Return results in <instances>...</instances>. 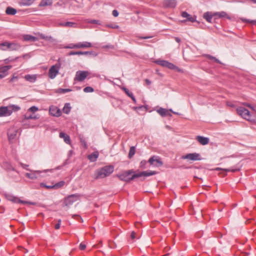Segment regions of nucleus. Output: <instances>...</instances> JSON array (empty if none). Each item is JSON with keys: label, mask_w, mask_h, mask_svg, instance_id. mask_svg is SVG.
I'll return each instance as SVG.
<instances>
[{"label": "nucleus", "mask_w": 256, "mask_h": 256, "mask_svg": "<svg viewBox=\"0 0 256 256\" xmlns=\"http://www.w3.org/2000/svg\"><path fill=\"white\" fill-rule=\"evenodd\" d=\"M24 38L26 41H31V42H35L37 38L35 36H32L29 34H26L24 36Z\"/></svg>", "instance_id": "obj_29"}, {"label": "nucleus", "mask_w": 256, "mask_h": 256, "mask_svg": "<svg viewBox=\"0 0 256 256\" xmlns=\"http://www.w3.org/2000/svg\"><path fill=\"white\" fill-rule=\"evenodd\" d=\"M6 13L8 15L13 16L16 13V10L13 8L8 6L6 10Z\"/></svg>", "instance_id": "obj_24"}, {"label": "nucleus", "mask_w": 256, "mask_h": 256, "mask_svg": "<svg viewBox=\"0 0 256 256\" xmlns=\"http://www.w3.org/2000/svg\"><path fill=\"white\" fill-rule=\"evenodd\" d=\"M122 90L125 92V93L129 96L132 97L133 96V94L132 92H130V90L126 88H122Z\"/></svg>", "instance_id": "obj_41"}, {"label": "nucleus", "mask_w": 256, "mask_h": 256, "mask_svg": "<svg viewBox=\"0 0 256 256\" xmlns=\"http://www.w3.org/2000/svg\"><path fill=\"white\" fill-rule=\"evenodd\" d=\"M242 104L245 106H247V107L250 108L252 110H254V111L255 110L254 106H252L250 104H248V103H243Z\"/></svg>", "instance_id": "obj_50"}, {"label": "nucleus", "mask_w": 256, "mask_h": 256, "mask_svg": "<svg viewBox=\"0 0 256 256\" xmlns=\"http://www.w3.org/2000/svg\"><path fill=\"white\" fill-rule=\"evenodd\" d=\"M158 112L162 116H171V114L168 112L164 108H160L157 110Z\"/></svg>", "instance_id": "obj_25"}, {"label": "nucleus", "mask_w": 256, "mask_h": 256, "mask_svg": "<svg viewBox=\"0 0 256 256\" xmlns=\"http://www.w3.org/2000/svg\"><path fill=\"white\" fill-rule=\"evenodd\" d=\"M99 156L98 151H95L88 156V160L92 162H94L96 160Z\"/></svg>", "instance_id": "obj_18"}, {"label": "nucleus", "mask_w": 256, "mask_h": 256, "mask_svg": "<svg viewBox=\"0 0 256 256\" xmlns=\"http://www.w3.org/2000/svg\"><path fill=\"white\" fill-rule=\"evenodd\" d=\"M60 224L58 223L55 225L54 228L56 230H58L60 228Z\"/></svg>", "instance_id": "obj_62"}, {"label": "nucleus", "mask_w": 256, "mask_h": 256, "mask_svg": "<svg viewBox=\"0 0 256 256\" xmlns=\"http://www.w3.org/2000/svg\"><path fill=\"white\" fill-rule=\"evenodd\" d=\"M86 22L87 23L100 24V21L98 20H86Z\"/></svg>", "instance_id": "obj_40"}, {"label": "nucleus", "mask_w": 256, "mask_h": 256, "mask_svg": "<svg viewBox=\"0 0 256 256\" xmlns=\"http://www.w3.org/2000/svg\"><path fill=\"white\" fill-rule=\"evenodd\" d=\"M18 76H14L10 80V82H12L15 79H18Z\"/></svg>", "instance_id": "obj_59"}, {"label": "nucleus", "mask_w": 256, "mask_h": 256, "mask_svg": "<svg viewBox=\"0 0 256 256\" xmlns=\"http://www.w3.org/2000/svg\"><path fill=\"white\" fill-rule=\"evenodd\" d=\"M182 158L185 160H200V156L198 153H190L186 154V155L182 156Z\"/></svg>", "instance_id": "obj_10"}, {"label": "nucleus", "mask_w": 256, "mask_h": 256, "mask_svg": "<svg viewBox=\"0 0 256 256\" xmlns=\"http://www.w3.org/2000/svg\"><path fill=\"white\" fill-rule=\"evenodd\" d=\"M79 199V196L78 194H72L66 198L64 203L65 206H70L72 204L76 202Z\"/></svg>", "instance_id": "obj_6"}, {"label": "nucleus", "mask_w": 256, "mask_h": 256, "mask_svg": "<svg viewBox=\"0 0 256 256\" xmlns=\"http://www.w3.org/2000/svg\"><path fill=\"white\" fill-rule=\"evenodd\" d=\"M147 163H148V162L146 160H142L140 164V168L142 169L146 168H147L146 167Z\"/></svg>", "instance_id": "obj_39"}, {"label": "nucleus", "mask_w": 256, "mask_h": 256, "mask_svg": "<svg viewBox=\"0 0 256 256\" xmlns=\"http://www.w3.org/2000/svg\"><path fill=\"white\" fill-rule=\"evenodd\" d=\"M112 14L114 16L116 17L118 15V12L117 10H112Z\"/></svg>", "instance_id": "obj_54"}, {"label": "nucleus", "mask_w": 256, "mask_h": 256, "mask_svg": "<svg viewBox=\"0 0 256 256\" xmlns=\"http://www.w3.org/2000/svg\"><path fill=\"white\" fill-rule=\"evenodd\" d=\"M168 68L170 70H175V69L178 68L174 64H173L170 62H168Z\"/></svg>", "instance_id": "obj_47"}, {"label": "nucleus", "mask_w": 256, "mask_h": 256, "mask_svg": "<svg viewBox=\"0 0 256 256\" xmlns=\"http://www.w3.org/2000/svg\"><path fill=\"white\" fill-rule=\"evenodd\" d=\"M244 21L246 22H251L252 24L256 25V20H245Z\"/></svg>", "instance_id": "obj_56"}, {"label": "nucleus", "mask_w": 256, "mask_h": 256, "mask_svg": "<svg viewBox=\"0 0 256 256\" xmlns=\"http://www.w3.org/2000/svg\"><path fill=\"white\" fill-rule=\"evenodd\" d=\"M12 66L8 65V66H4L0 68V72L2 74H6V76L8 74L7 72L8 70L12 68Z\"/></svg>", "instance_id": "obj_28"}, {"label": "nucleus", "mask_w": 256, "mask_h": 256, "mask_svg": "<svg viewBox=\"0 0 256 256\" xmlns=\"http://www.w3.org/2000/svg\"><path fill=\"white\" fill-rule=\"evenodd\" d=\"M102 48H110V49H114V46L113 45H111V44H108V45H106V46H103Z\"/></svg>", "instance_id": "obj_53"}, {"label": "nucleus", "mask_w": 256, "mask_h": 256, "mask_svg": "<svg viewBox=\"0 0 256 256\" xmlns=\"http://www.w3.org/2000/svg\"><path fill=\"white\" fill-rule=\"evenodd\" d=\"M60 66L58 64L52 66L48 71V76L51 79H54L56 78L58 73Z\"/></svg>", "instance_id": "obj_8"}, {"label": "nucleus", "mask_w": 256, "mask_h": 256, "mask_svg": "<svg viewBox=\"0 0 256 256\" xmlns=\"http://www.w3.org/2000/svg\"><path fill=\"white\" fill-rule=\"evenodd\" d=\"M72 90L71 89H70V88H60L57 89L56 90V93H58V94H64L66 92H70Z\"/></svg>", "instance_id": "obj_34"}, {"label": "nucleus", "mask_w": 256, "mask_h": 256, "mask_svg": "<svg viewBox=\"0 0 256 256\" xmlns=\"http://www.w3.org/2000/svg\"><path fill=\"white\" fill-rule=\"evenodd\" d=\"M18 129L14 127H11L8 131V136L10 142H12L16 139Z\"/></svg>", "instance_id": "obj_11"}, {"label": "nucleus", "mask_w": 256, "mask_h": 256, "mask_svg": "<svg viewBox=\"0 0 256 256\" xmlns=\"http://www.w3.org/2000/svg\"><path fill=\"white\" fill-rule=\"evenodd\" d=\"M206 56L210 59V60H214L215 62H217V63H218V64H221V62L218 59L216 58V57H214L212 56H210V54H206Z\"/></svg>", "instance_id": "obj_38"}, {"label": "nucleus", "mask_w": 256, "mask_h": 256, "mask_svg": "<svg viewBox=\"0 0 256 256\" xmlns=\"http://www.w3.org/2000/svg\"><path fill=\"white\" fill-rule=\"evenodd\" d=\"M236 112L238 115L243 118L252 123H255L256 120L252 118L250 112L242 106H239L236 108Z\"/></svg>", "instance_id": "obj_2"}, {"label": "nucleus", "mask_w": 256, "mask_h": 256, "mask_svg": "<svg viewBox=\"0 0 256 256\" xmlns=\"http://www.w3.org/2000/svg\"><path fill=\"white\" fill-rule=\"evenodd\" d=\"M214 15L218 16L220 18H223V17H225L227 14H226V12H220L216 13L214 14Z\"/></svg>", "instance_id": "obj_48"}, {"label": "nucleus", "mask_w": 256, "mask_h": 256, "mask_svg": "<svg viewBox=\"0 0 256 256\" xmlns=\"http://www.w3.org/2000/svg\"><path fill=\"white\" fill-rule=\"evenodd\" d=\"M8 110L7 106L0 107V117L10 116Z\"/></svg>", "instance_id": "obj_20"}, {"label": "nucleus", "mask_w": 256, "mask_h": 256, "mask_svg": "<svg viewBox=\"0 0 256 256\" xmlns=\"http://www.w3.org/2000/svg\"><path fill=\"white\" fill-rule=\"evenodd\" d=\"M10 115L13 112H17L19 110L20 108L19 106L14 104H10L7 106Z\"/></svg>", "instance_id": "obj_21"}, {"label": "nucleus", "mask_w": 256, "mask_h": 256, "mask_svg": "<svg viewBox=\"0 0 256 256\" xmlns=\"http://www.w3.org/2000/svg\"><path fill=\"white\" fill-rule=\"evenodd\" d=\"M38 110V108L36 106H32V107H30V108H29L28 110V112H34Z\"/></svg>", "instance_id": "obj_45"}, {"label": "nucleus", "mask_w": 256, "mask_h": 256, "mask_svg": "<svg viewBox=\"0 0 256 256\" xmlns=\"http://www.w3.org/2000/svg\"><path fill=\"white\" fill-rule=\"evenodd\" d=\"M222 170V168H215L216 170ZM222 170H224L226 172H235L238 171V169H232V170H230V169H222Z\"/></svg>", "instance_id": "obj_43"}, {"label": "nucleus", "mask_w": 256, "mask_h": 256, "mask_svg": "<svg viewBox=\"0 0 256 256\" xmlns=\"http://www.w3.org/2000/svg\"><path fill=\"white\" fill-rule=\"evenodd\" d=\"M82 52H74L71 51L68 53V56H72V55H82Z\"/></svg>", "instance_id": "obj_44"}, {"label": "nucleus", "mask_w": 256, "mask_h": 256, "mask_svg": "<svg viewBox=\"0 0 256 256\" xmlns=\"http://www.w3.org/2000/svg\"><path fill=\"white\" fill-rule=\"evenodd\" d=\"M80 142L85 148H88V145L86 140L82 138L80 139Z\"/></svg>", "instance_id": "obj_51"}, {"label": "nucleus", "mask_w": 256, "mask_h": 256, "mask_svg": "<svg viewBox=\"0 0 256 256\" xmlns=\"http://www.w3.org/2000/svg\"><path fill=\"white\" fill-rule=\"evenodd\" d=\"M64 26H66V27L75 28L76 26V24L75 22H64Z\"/></svg>", "instance_id": "obj_36"}, {"label": "nucleus", "mask_w": 256, "mask_h": 256, "mask_svg": "<svg viewBox=\"0 0 256 256\" xmlns=\"http://www.w3.org/2000/svg\"><path fill=\"white\" fill-rule=\"evenodd\" d=\"M182 16L183 18H186V20L190 22H192L196 21V16H192L186 12H183L182 14Z\"/></svg>", "instance_id": "obj_17"}, {"label": "nucleus", "mask_w": 256, "mask_h": 256, "mask_svg": "<svg viewBox=\"0 0 256 256\" xmlns=\"http://www.w3.org/2000/svg\"><path fill=\"white\" fill-rule=\"evenodd\" d=\"M152 36H140L138 38L140 39H148L150 38H152Z\"/></svg>", "instance_id": "obj_61"}, {"label": "nucleus", "mask_w": 256, "mask_h": 256, "mask_svg": "<svg viewBox=\"0 0 256 256\" xmlns=\"http://www.w3.org/2000/svg\"><path fill=\"white\" fill-rule=\"evenodd\" d=\"M212 16L209 12H206L204 14V18L208 22H211Z\"/></svg>", "instance_id": "obj_32"}, {"label": "nucleus", "mask_w": 256, "mask_h": 256, "mask_svg": "<svg viewBox=\"0 0 256 256\" xmlns=\"http://www.w3.org/2000/svg\"><path fill=\"white\" fill-rule=\"evenodd\" d=\"M42 172L40 171H34L32 173H26V176L32 180L36 179L40 176V174Z\"/></svg>", "instance_id": "obj_16"}, {"label": "nucleus", "mask_w": 256, "mask_h": 256, "mask_svg": "<svg viewBox=\"0 0 256 256\" xmlns=\"http://www.w3.org/2000/svg\"><path fill=\"white\" fill-rule=\"evenodd\" d=\"M70 109L71 107L70 106V104L66 103L64 104L62 110L64 114H68L70 112Z\"/></svg>", "instance_id": "obj_33"}, {"label": "nucleus", "mask_w": 256, "mask_h": 256, "mask_svg": "<svg viewBox=\"0 0 256 256\" xmlns=\"http://www.w3.org/2000/svg\"><path fill=\"white\" fill-rule=\"evenodd\" d=\"M64 183V182L62 180L56 183L55 184L53 185V186L54 187V189H57L62 186Z\"/></svg>", "instance_id": "obj_37"}, {"label": "nucleus", "mask_w": 256, "mask_h": 256, "mask_svg": "<svg viewBox=\"0 0 256 256\" xmlns=\"http://www.w3.org/2000/svg\"><path fill=\"white\" fill-rule=\"evenodd\" d=\"M21 166L24 169H26V170H29L27 168L28 166V164H20Z\"/></svg>", "instance_id": "obj_57"}, {"label": "nucleus", "mask_w": 256, "mask_h": 256, "mask_svg": "<svg viewBox=\"0 0 256 256\" xmlns=\"http://www.w3.org/2000/svg\"><path fill=\"white\" fill-rule=\"evenodd\" d=\"M174 40L178 43H180V41H181L180 39L179 38H178V37H175L174 38Z\"/></svg>", "instance_id": "obj_64"}, {"label": "nucleus", "mask_w": 256, "mask_h": 256, "mask_svg": "<svg viewBox=\"0 0 256 256\" xmlns=\"http://www.w3.org/2000/svg\"><path fill=\"white\" fill-rule=\"evenodd\" d=\"M156 63L164 67L168 68V62L164 60H157Z\"/></svg>", "instance_id": "obj_31"}, {"label": "nucleus", "mask_w": 256, "mask_h": 256, "mask_svg": "<svg viewBox=\"0 0 256 256\" xmlns=\"http://www.w3.org/2000/svg\"><path fill=\"white\" fill-rule=\"evenodd\" d=\"M145 82L147 85H150L151 84V82L148 79H146Z\"/></svg>", "instance_id": "obj_63"}, {"label": "nucleus", "mask_w": 256, "mask_h": 256, "mask_svg": "<svg viewBox=\"0 0 256 256\" xmlns=\"http://www.w3.org/2000/svg\"><path fill=\"white\" fill-rule=\"evenodd\" d=\"M35 0H22L20 2V6H28L34 3Z\"/></svg>", "instance_id": "obj_30"}, {"label": "nucleus", "mask_w": 256, "mask_h": 256, "mask_svg": "<svg viewBox=\"0 0 256 256\" xmlns=\"http://www.w3.org/2000/svg\"><path fill=\"white\" fill-rule=\"evenodd\" d=\"M59 136L60 138H64V140L66 143L67 144H70V138L68 135L66 134L63 132H61L60 133Z\"/></svg>", "instance_id": "obj_22"}, {"label": "nucleus", "mask_w": 256, "mask_h": 256, "mask_svg": "<svg viewBox=\"0 0 256 256\" xmlns=\"http://www.w3.org/2000/svg\"><path fill=\"white\" fill-rule=\"evenodd\" d=\"M113 172V166H104L98 171L96 178H104L110 175Z\"/></svg>", "instance_id": "obj_4"}, {"label": "nucleus", "mask_w": 256, "mask_h": 256, "mask_svg": "<svg viewBox=\"0 0 256 256\" xmlns=\"http://www.w3.org/2000/svg\"><path fill=\"white\" fill-rule=\"evenodd\" d=\"M136 233L134 232H132V233H131V234H130V237L132 239H134L135 238H136Z\"/></svg>", "instance_id": "obj_60"}, {"label": "nucleus", "mask_w": 256, "mask_h": 256, "mask_svg": "<svg viewBox=\"0 0 256 256\" xmlns=\"http://www.w3.org/2000/svg\"><path fill=\"white\" fill-rule=\"evenodd\" d=\"M5 197L8 200L12 201L14 203L20 204L22 205H26L27 206L32 205L36 206H40L36 202H32L30 201L22 200H20L18 198L16 197L9 194H6Z\"/></svg>", "instance_id": "obj_1"}, {"label": "nucleus", "mask_w": 256, "mask_h": 256, "mask_svg": "<svg viewBox=\"0 0 256 256\" xmlns=\"http://www.w3.org/2000/svg\"><path fill=\"white\" fill-rule=\"evenodd\" d=\"M157 172L156 171H144L138 173L136 174V175L134 176L136 178L141 177V176H153L156 174Z\"/></svg>", "instance_id": "obj_13"}, {"label": "nucleus", "mask_w": 256, "mask_h": 256, "mask_svg": "<svg viewBox=\"0 0 256 256\" xmlns=\"http://www.w3.org/2000/svg\"><path fill=\"white\" fill-rule=\"evenodd\" d=\"M136 175L133 170H128L123 172L118 176V178L122 181L130 182L136 178L134 176Z\"/></svg>", "instance_id": "obj_3"}, {"label": "nucleus", "mask_w": 256, "mask_h": 256, "mask_svg": "<svg viewBox=\"0 0 256 256\" xmlns=\"http://www.w3.org/2000/svg\"><path fill=\"white\" fill-rule=\"evenodd\" d=\"M39 118L37 116L34 115L33 114H30V112H27L24 115V119L25 120H30V119H34L36 120Z\"/></svg>", "instance_id": "obj_26"}, {"label": "nucleus", "mask_w": 256, "mask_h": 256, "mask_svg": "<svg viewBox=\"0 0 256 256\" xmlns=\"http://www.w3.org/2000/svg\"><path fill=\"white\" fill-rule=\"evenodd\" d=\"M196 140L202 145H206L209 142V138L200 136H196Z\"/></svg>", "instance_id": "obj_15"}, {"label": "nucleus", "mask_w": 256, "mask_h": 256, "mask_svg": "<svg viewBox=\"0 0 256 256\" xmlns=\"http://www.w3.org/2000/svg\"><path fill=\"white\" fill-rule=\"evenodd\" d=\"M162 4L163 7L165 8H174L177 4V1L176 0H164Z\"/></svg>", "instance_id": "obj_12"}, {"label": "nucleus", "mask_w": 256, "mask_h": 256, "mask_svg": "<svg viewBox=\"0 0 256 256\" xmlns=\"http://www.w3.org/2000/svg\"><path fill=\"white\" fill-rule=\"evenodd\" d=\"M26 80L33 83L37 79L36 74H26L24 76Z\"/></svg>", "instance_id": "obj_19"}, {"label": "nucleus", "mask_w": 256, "mask_h": 256, "mask_svg": "<svg viewBox=\"0 0 256 256\" xmlns=\"http://www.w3.org/2000/svg\"><path fill=\"white\" fill-rule=\"evenodd\" d=\"M148 162L150 165L155 166H162L163 164L162 162L158 156H152L148 160Z\"/></svg>", "instance_id": "obj_9"}, {"label": "nucleus", "mask_w": 256, "mask_h": 256, "mask_svg": "<svg viewBox=\"0 0 256 256\" xmlns=\"http://www.w3.org/2000/svg\"><path fill=\"white\" fill-rule=\"evenodd\" d=\"M49 112L51 115L54 116H59L62 114L60 110L58 107L54 106L50 107Z\"/></svg>", "instance_id": "obj_14"}, {"label": "nucleus", "mask_w": 256, "mask_h": 256, "mask_svg": "<svg viewBox=\"0 0 256 256\" xmlns=\"http://www.w3.org/2000/svg\"><path fill=\"white\" fill-rule=\"evenodd\" d=\"M136 152V150L134 146H131L130 148V150L128 153V158H132L134 155V154Z\"/></svg>", "instance_id": "obj_35"}, {"label": "nucleus", "mask_w": 256, "mask_h": 256, "mask_svg": "<svg viewBox=\"0 0 256 256\" xmlns=\"http://www.w3.org/2000/svg\"><path fill=\"white\" fill-rule=\"evenodd\" d=\"M88 74V71L79 70L76 72L74 80L75 81L82 82L87 77Z\"/></svg>", "instance_id": "obj_7"}, {"label": "nucleus", "mask_w": 256, "mask_h": 256, "mask_svg": "<svg viewBox=\"0 0 256 256\" xmlns=\"http://www.w3.org/2000/svg\"><path fill=\"white\" fill-rule=\"evenodd\" d=\"M108 28H118V26L116 24H109L106 26Z\"/></svg>", "instance_id": "obj_49"}, {"label": "nucleus", "mask_w": 256, "mask_h": 256, "mask_svg": "<svg viewBox=\"0 0 256 256\" xmlns=\"http://www.w3.org/2000/svg\"><path fill=\"white\" fill-rule=\"evenodd\" d=\"M86 248V245L83 243H81L80 244L79 248L80 250H84Z\"/></svg>", "instance_id": "obj_52"}, {"label": "nucleus", "mask_w": 256, "mask_h": 256, "mask_svg": "<svg viewBox=\"0 0 256 256\" xmlns=\"http://www.w3.org/2000/svg\"><path fill=\"white\" fill-rule=\"evenodd\" d=\"M52 4V0H42L40 4V6H51Z\"/></svg>", "instance_id": "obj_27"}, {"label": "nucleus", "mask_w": 256, "mask_h": 256, "mask_svg": "<svg viewBox=\"0 0 256 256\" xmlns=\"http://www.w3.org/2000/svg\"><path fill=\"white\" fill-rule=\"evenodd\" d=\"M94 88L90 86H86L84 88V92H94Z\"/></svg>", "instance_id": "obj_42"}, {"label": "nucleus", "mask_w": 256, "mask_h": 256, "mask_svg": "<svg viewBox=\"0 0 256 256\" xmlns=\"http://www.w3.org/2000/svg\"><path fill=\"white\" fill-rule=\"evenodd\" d=\"M66 48H78V43L76 44H70Z\"/></svg>", "instance_id": "obj_46"}, {"label": "nucleus", "mask_w": 256, "mask_h": 256, "mask_svg": "<svg viewBox=\"0 0 256 256\" xmlns=\"http://www.w3.org/2000/svg\"><path fill=\"white\" fill-rule=\"evenodd\" d=\"M0 46H4L5 48H1L0 49L2 50H16L20 48V46L14 42H4L0 44Z\"/></svg>", "instance_id": "obj_5"}, {"label": "nucleus", "mask_w": 256, "mask_h": 256, "mask_svg": "<svg viewBox=\"0 0 256 256\" xmlns=\"http://www.w3.org/2000/svg\"><path fill=\"white\" fill-rule=\"evenodd\" d=\"M42 186H44L46 188H54V187L53 186V185L52 186H47L44 184H42Z\"/></svg>", "instance_id": "obj_55"}, {"label": "nucleus", "mask_w": 256, "mask_h": 256, "mask_svg": "<svg viewBox=\"0 0 256 256\" xmlns=\"http://www.w3.org/2000/svg\"><path fill=\"white\" fill-rule=\"evenodd\" d=\"M78 48H88L92 46V44L90 42H83L78 43Z\"/></svg>", "instance_id": "obj_23"}, {"label": "nucleus", "mask_w": 256, "mask_h": 256, "mask_svg": "<svg viewBox=\"0 0 256 256\" xmlns=\"http://www.w3.org/2000/svg\"><path fill=\"white\" fill-rule=\"evenodd\" d=\"M92 54V52H82V55L90 54Z\"/></svg>", "instance_id": "obj_58"}]
</instances>
